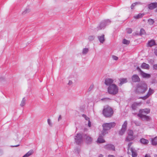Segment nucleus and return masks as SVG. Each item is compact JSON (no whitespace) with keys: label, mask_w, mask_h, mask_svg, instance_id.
<instances>
[{"label":"nucleus","mask_w":157,"mask_h":157,"mask_svg":"<svg viewBox=\"0 0 157 157\" xmlns=\"http://www.w3.org/2000/svg\"><path fill=\"white\" fill-rule=\"evenodd\" d=\"M147 85L144 82H141L136 85L135 91L137 94H143L147 90Z\"/></svg>","instance_id":"obj_1"},{"label":"nucleus","mask_w":157,"mask_h":157,"mask_svg":"<svg viewBox=\"0 0 157 157\" xmlns=\"http://www.w3.org/2000/svg\"><path fill=\"white\" fill-rule=\"evenodd\" d=\"M113 113V109L108 106H104L102 110V114L105 117H111Z\"/></svg>","instance_id":"obj_2"},{"label":"nucleus","mask_w":157,"mask_h":157,"mask_svg":"<svg viewBox=\"0 0 157 157\" xmlns=\"http://www.w3.org/2000/svg\"><path fill=\"white\" fill-rule=\"evenodd\" d=\"M108 92L109 94L115 95L118 92V87L115 84H112L108 87Z\"/></svg>","instance_id":"obj_3"},{"label":"nucleus","mask_w":157,"mask_h":157,"mask_svg":"<svg viewBox=\"0 0 157 157\" xmlns=\"http://www.w3.org/2000/svg\"><path fill=\"white\" fill-rule=\"evenodd\" d=\"M116 124V123L114 122L104 124L102 125L103 130L104 131L109 130L111 128H114Z\"/></svg>","instance_id":"obj_4"},{"label":"nucleus","mask_w":157,"mask_h":157,"mask_svg":"<svg viewBox=\"0 0 157 157\" xmlns=\"http://www.w3.org/2000/svg\"><path fill=\"white\" fill-rule=\"evenodd\" d=\"M75 140L77 144H80L82 141V134H77L75 137Z\"/></svg>","instance_id":"obj_5"},{"label":"nucleus","mask_w":157,"mask_h":157,"mask_svg":"<svg viewBox=\"0 0 157 157\" xmlns=\"http://www.w3.org/2000/svg\"><path fill=\"white\" fill-rule=\"evenodd\" d=\"M127 126V122L126 121H125L124 122V124L122 125L121 129L119 131V134L120 135L122 136L124 134L125 131L126 130Z\"/></svg>","instance_id":"obj_6"},{"label":"nucleus","mask_w":157,"mask_h":157,"mask_svg":"<svg viewBox=\"0 0 157 157\" xmlns=\"http://www.w3.org/2000/svg\"><path fill=\"white\" fill-rule=\"evenodd\" d=\"M137 116L140 117L142 121H149L150 119V117L145 115L142 114H137Z\"/></svg>","instance_id":"obj_7"},{"label":"nucleus","mask_w":157,"mask_h":157,"mask_svg":"<svg viewBox=\"0 0 157 157\" xmlns=\"http://www.w3.org/2000/svg\"><path fill=\"white\" fill-rule=\"evenodd\" d=\"M150 112V109H140L139 110V113L138 114H142L145 115L149 113Z\"/></svg>","instance_id":"obj_8"},{"label":"nucleus","mask_w":157,"mask_h":157,"mask_svg":"<svg viewBox=\"0 0 157 157\" xmlns=\"http://www.w3.org/2000/svg\"><path fill=\"white\" fill-rule=\"evenodd\" d=\"M154 90L151 89L150 88L149 89V91L147 94L141 98L142 99L144 100H145L150 95L153 94L154 92Z\"/></svg>","instance_id":"obj_9"},{"label":"nucleus","mask_w":157,"mask_h":157,"mask_svg":"<svg viewBox=\"0 0 157 157\" xmlns=\"http://www.w3.org/2000/svg\"><path fill=\"white\" fill-rule=\"evenodd\" d=\"M114 80L111 78H106L105 79V83L106 86H109L111 85L113 82Z\"/></svg>","instance_id":"obj_10"},{"label":"nucleus","mask_w":157,"mask_h":157,"mask_svg":"<svg viewBox=\"0 0 157 157\" xmlns=\"http://www.w3.org/2000/svg\"><path fill=\"white\" fill-rule=\"evenodd\" d=\"M104 148L107 150L115 151V147L114 145L112 144H108L104 146Z\"/></svg>","instance_id":"obj_11"},{"label":"nucleus","mask_w":157,"mask_h":157,"mask_svg":"<svg viewBox=\"0 0 157 157\" xmlns=\"http://www.w3.org/2000/svg\"><path fill=\"white\" fill-rule=\"evenodd\" d=\"M132 79L133 82H138L140 81V78L137 75H132Z\"/></svg>","instance_id":"obj_12"},{"label":"nucleus","mask_w":157,"mask_h":157,"mask_svg":"<svg viewBox=\"0 0 157 157\" xmlns=\"http://www.w3.org/2000/svg\"><path fill=\"white\" fill-rule=\"evenodd\" d=\"M130 152L132 153V157H136L137 155V154L136 150L132 147H131L130 149Z\"/></svg>","instance_id":"obj_13"},{"label":"nucleus","mask_w":157,"mask_h":157,"mask_svg":"<svg viewBox=\"0 0 157 157\" xmlns=\"http://www.w3.org/2000/svg\"><path fill=\"white\" fill-rule=\"evenodd\" d=\"M85 138L86 142L87 144H91L92 142V138L89 136H86V135L84 136Z\"/></svg>","instance_id":"obj_14"},{"label":"nucleus","mask_w":157,"mask_h":157,"mask_svg":"<svg viewBox=\"0 0 157 157\" xmlns=\"http://www.w3.org/2000/svg\"><path fill=\"white\" fill-rule=\"evenodd\" d=\"M141 103H137L136 102L133 103L131 106L133 110H136L138 106H139L141 105Z\"/></svg>","instance_id":"obj_15"},{"label":"nucleus","mask_w":157,"mask_h":157,"mask_svg":"<svg viewBox=\"0 0 157 157\" xmlns=\"http://www.w3.org/2000/svg\"><path fill=\"white\" fill-rule=\"evenodd\" d=\"M157 7V2L152 3L149 5L148 8L150 10H152Z\"/></svg>","instance_id":"obj_16"},{"label":"nucleus","mask_w":157,"mask_h":157,"mask_svg":"<svg viewBox=\"0 0 157 157\" xmlns=\"http://www.w3.org/2000/svg\"><path fill=\"white\" fill-rule=\"evenodd\" d=\"M104 36L105 35L103 34H102L101 36H98V39L100 43H101L103 44L105 42V39Z\"/></svg>","instance_id":"obj_17"},{"label":"nucleus","mask_w":157,"mask_h":157,"mask_svg":"<svg viewBox=\"0 0 157 157\" xmlns=\"http://www.w3.org/2000/svg\"><path fill=\"white\" fill-rule=\"evenodd\" d=\"M106 26V25L104 23L103 21L98 26L97 29L98 30L101 29H104Z\"/></svg>","instance_id":"obj_18"},{"label":"nucleus","mask_w":157,"mask_h":157,"mask_svg":"<svg viewBox=\"0 0 157 157\" xmlns=\"http://www.w3.org/2000/svg\"><path fill=\"white\" fill-rule=\"evenodd\" d=\"M140 142L142 144L144 145H147L149 143V141L144 138L141 139L140 140Z\"/></svg>","instance_id":"obj_19"},{"label":"nucleus","mask_w":157,"mask_h":157,"mask_svg":"<svg viewBox=\"0 0 157 157\" xmlns=\"http://www.w3.org/2000/svg\"><path fill=\"white\" fill-rule=\"evenodd\" d=\"M98 143H101L105 142V140L103 139L102 136L101 135H100L97 140Z\"/></svg>","instance_id":"obj_20"},{"label":"nucleus","mask_w":157,"mask_h":157,"mask_svg":"<svg viewBox=\"0 0 157 157\" xmlns=\"http://www.w3.org/2000/svg\"><path fill=\"white\" fill-rule=\"evenodd\" d=\"M141 74L144 78H148L151 77V75L150 74L145 73L143 71H141Z\"/></svg>","instance_id":"obj_21"},{"label":"nucleus","mask_w":157,"mask_h":157,"mask_svg":"<svg viewBox=\"0 0 157 157\" xmlns=\"http://www.w3.org/2000/svg\"><path fill=\"white\" fill-rule=\"evenodd\" d=\"M141 67L143 69H148L149 68V65L145 63H143L141 65Z\"/></svg>","instance_id":"obj_22"},{"label":"nucleus","mask_w":157,"mask_h":157,"mask_svg":"<svg viewBox=\"0 0 157 157\" xmlns=\"http://www.w3.org/2000/svg\"><path fill=\"white\" fill-rule=\"evenodd\" d=\"M151 144L153 145H156L157 144V137H155L153 139H152Z\"/></svg>","instance_id":"obj_23"},{"label":"nucleus","mask_w":157,"mask_h":157,"mask_svg":"<svg viewBox=\"0 0 157 157\" xmlns=\"http://www.w3.org/2000/svg\"><path fill=\"white\" fill-rule=\"evenodd\" d=\"M134 139L133 136H128L127 137L125 140L127 141H130L133 140Z\"/></svg>","instance_id":"obj_24"},{"label":"nucleus","mask_w":157,"mask_h":157,"mask_svg":"<svg viewBox=\"0 0 157 157\" xmlns=\"http://www.w3.org/2000/svg\"><path fill=\"white\" fill-rule=\"evenodd\" d=\"M120 83L119 84L120 86H121L123 84L127 82V79L126 78H123L120 79Z\"/></svg>","instance_id":"obj_25"},{"label":"nucleus","mask_w":157,"mask_h":157,"mask_svg":"<svg viewBox=\"0 0 157 157\" xmlns=\"http://www.w3.org/2000/svg\"><path fill=\"white\" fill-rule=\"evenodd\" d=\"M33 153V150H30L25 155H24L22 157H28L31 155Z\"/></svg>","instance_id":"obj_26"},{"label":"nucleus","mask_w":157,"mask_h":157,"mask_svg":"<svg viewBox=\"0 0 157 157\" xmlns=\"http://www.w3.org/2000/svg\"><path fill=\"white\" fill-rule=\"evenodd\" d=\"M155 44V41L153 40H151L150 41H149L148 43V46L149 47H151Z\"/></svg>","instance_id":"obj_27"},{"label":"nucleus","mask_w":157,"mask_h":157,"mask_svg":"<svg viewBox=\"0 0 157 157\" xmlns=\"http://www.w3.org/2000/svg\"><path fill=\"white\" fill-rule=\"evenodd\" d=\"M30 10L29 9H26L25 10L23 11L22 13V15H25L26 14L29 13L30 12Z\"/></svg>","instance_id":"obj_28"},{"label":"nucleus","mask_w":157,"mask_h":157,"mask_svg":"<svg viewBox=\"0 0 157 157\" xmlns=\"http://www.w3.org/2000/svg\"><path fill=\"white\" fill-rule=\"evenodd\" d=\"M144 15V14L139 13L138 15L134 16V17L136 19H139L142 17Z\"/></svg>","instance_id":"obj_29"},{"label":"nucleus","mask_w":157,"mask_h":157,"mask_svg":"<svg viewBox=\"0 0 157 157\" xmlns=\"http://www.w3.org/2000/svg\"><path fill=\"white\" fill-rule=\"evenodd\" d=\"M25 101L26 99H25V98H23L20 104L21 106V107L24 106L25 104Z\"/></svg>","instance_id":"obj_30"},{"label":"nucleus","mask_w":157,"mask_h":157,"mask_svg":"<svg viewBox=\"0 0 157 157\" xmlns=\"http://www.w3.org/2000/svg\"><path fill=\"white\" fill-rule=\"evenodd\" d=\"M139 4H141V3L140 2H136L132 4L131 6V9H133L134 7L135 6H136V5Z\"/></svg>","instance_id":"obj_31"},{"label":"nucleus","mask_w":157,"mask_h":157,"mask_svg":"<svg viewBox=\"0 0 157 157\" xmlns=\"http://www.w3.org/2000/svg\"><path fill=\"white\" fill-rule=\"evenodd\" d=\"M95 38L94 36L90 35L88 37V39L90 41H92Z\"/></svg>","instance_id":"obj_32"},{"label":"nucleus","mask_w":157,"mask_h":157,"mask_svg":"<svg viewBox=\"0 0 157 157\" xmlns=\"http://www.w3.org/2000/svg\"><path fill=\"white\" fill-rule=\"evenodd\" d=\"M89 49L88 48H84L82 50V53L83 54L85 55L88 52Z\"/></svg>","instance_id":"obj_33"},{"label":"nucleus","mask_w":157,"mask_h":157,"mask_svg":"<svg viewBox=\"0 0 157 157\" xmlns=\"http://www.w3.org/2000/svg\"><path fill=\"white\" fill-rule=\"evenodd\" d=\"M128 136H133V132L132 130H128Z\"/></svg>","instance_id":"obj_34"},{"label":"nucleus","mask_w":157,"mask_h":157,"mask_svg":"<svg viewBox=\"0 0 157 157\" xmlns=\"http://www.w3.org/2000/svg\"><path fill=\"white\" fill-rule=\"evenodd\" d=\"M104 23L106 25V26L109 24L111 22V21L109 19H107L103 21Z\"/></svg>","instance_id":"obj_35"},{"label":"nucleus","mask_w":157,"mask_h":157,"mask_svg":"<svg viewBox=\"0 0 157 157\" xmlns=\"http://www.w3.org/2000/svg\"><path fill=\"white\" fill-rule=\"evenodd\" d=\"M132 143L130 142V143H129L128 144V151L127 153L128 154H130V152H129V150H130V148H131V147H131V145H132Z\"/></svg>","instance_id":"obj_36"},{"label":"nucleus","mask_w":157,"mask_h":157,"mask_svg":"<svg viewBox=\"0 0 157 157\" xmlns=\"http://www.w3.org/2000/svg\"><path fill=\"white\" fill-rule=\"evenodd\" d=\"M122 43L124 44H129L130 42L125 39H124L123 40Z\"/></svg>","instance_id":"obj_37"},{"label":"nucleus","mask_w":157,"mask_h":157,"mask_svg":"<svg viewBox=\"0 0 157 157\" xmlns=\"http://www.w3.org/2000/svg\"><path fill=\"white\" fill-rule=\"evenodd\" d=\"M148 21L149 24L150 25H153L154 22V20L151 19H148Z\"/></svg>","instance_id":"obj_38"},{"label":"nucleus","mask_w":157,"mask_h":157,"mask_svg":"<svg viewBox=\"0 0 157 157\" xmlns=\"http://www.w3.org/2000/svg\"><path fill=\"white\" fill-rule=\"evenodd\" d=\"M82 116L86 120L88 121H89V120H90L89 118L86 115L82 114Z\"/></svg>","instance_id":"obj_39"},{"label":"nucleus","mask_w":157,"mask_h":157,"mask_svg":"<svg viewBox=\"0 0 157 157\" xmlns=\"http://www.w3.org/2000/svg\"><path fill=\"white\" fill-rule=\"evenodd\" d=\"M145 33V31L144 29H141L140 30V35L144 34Z\"/></svg>","instance_id":"obj_40"},{"label":"nucleus","mask_w":157,"mask_h":157,"mask_svg":"<svg viewBox=\"0 0 157 157\" xmlns=\"http://www.w3.org/2000/svg\"><path fill=\"white\" fill-rule=\"evenodd\" d=\"M47 121L48 125L52 127V123L51 122V120L49 119H48L47 120Z\"/></svg>","instance_id":"obj_41"},{"label":"nucleus","mask_w":157,"mask_h":157,"mask_svg":"<svg viewBox=\"0 0 157 157\" xmlns=\"http://www.w3.org/2000/svg\"><path fill=\"white\" fill-rule=\"evenodd\" d=\"M127 32L128 33H131L132 32V30L130 28H128L126 29Z\"/></svg>","instance_id":"obj_42"},{"label":"nucleus","mask_w":157,"mask_h":157,"mask_svg":"<svg viewBox=\"0 0 157 157\" xmlns=\"http://www.w3.org/2000/svg\"><path fill=\"white\" fill-rule=\"evenodd\" d=\"M94 87V85L93 84L91 85L88 89V91H90L91 90L93 89Z\"/></svg>","instance_id":"obj_43"},{"label":"nucleus","mask_w":157,"mask_h":157,"mask_svg":"<svg viewBox=\"0 0 157 157\" xmlns=\"http://www.w3.org/2000/svg\"><path fill=\"white\" fill-rule=\"evenodd\" d=\"M134 123L136 126H139L140 125V123L138 121H135L134 122Z\"/></svg>","instance_id":"obj_44"},{"label":"nucleus","mask_w":157,"mask_h":157,"mask_svg":"<svg viewBox=\"0 0 157 157\" xmlns=\"http://www.w3.org/2000/svg\"><path fill=\"white\" fill-rule=\"evenodd\" d=\"M112 57L113 59H114V60H117L118 59V57L117 56H116L114 55H113L112 56Z\"/></svg>","instance_id":"obj_45"},{"label":"nucleus","mask_w":157,"mask_h":157,"mask_svg":"<svg viewBox=\"0 0 157 157\" xmlns=\"http://www.w3.org/2000/svg\"><path fill=\"white\" fill-rule=\"evenodd\" d=\"M153 67L154 69L157 70V64L154 65Z\"/></svg>","instance_id":"obj_46"},{"label":"nucleus","mask_w":157,"mask_h":157,"mask_svg":"<svg viewBox=\"0 0 157 157\" xmlns=\"http://www.w3.org/2000/svg\"><path fill=\"white\" fill-rule=\"evenodd\" d=\"M72 82L71 80H69V81L68 83V85H69V86H71V85H72Z\"/></svg>","instance_id":"obj_47"},{"label":"nucleus","mask_w":157,"mask_h":157,"mask_svg":"<svg viewBox=\"0 0 157 157\" xmlns=\"http://www.w3.org/2000/svg\"><path fill=\"white\" fill-rule=\"evenodd\" d=\"M88 126L89 127H90L91 126V123L90 121V120H89L88 121Z\"/></svg>","instance_id":"obj_48"},{"label":"nucleus","mask_w":157,"mask_h":157,"mask_svg":"<svg viewBox=\"0 0 157 157\" xmlns=\"http://www.w3.org/2000/svg\"><path fill=\"white\" fill-rule=\"evenodd\" d=\"M80 151V150L78 148H77L75 150V152H76V151L78 153Z\"/></svg>","instance_id":"obj_49"},{"label":"nucleus","mask_w":157,"mask_h":157,"mask_svg":"<svg viewBox=\"0 0 157 157\" xmlns=\"http://www.w3.org/2000/svg\"><path fill=\"white\" fill-rule=\"evenodd\" d=\"M20 145V144H18L16 145H11L10 146L11 147H16L19 146Z\"/></svg>","instance_id":"obj_50"},{"label":"nucleus","mask_w":157,"mask_h":157,"mask_svg":"<svg viewBox=\"0 0 157 157\" xmlns=\"http://www.w3.org/2000/svg\"><path fill=\"white\" fill-rule=\"evenodd\" d=\"M109 99H110L109 98H105L102 99L101 100H109Z\"/></svg>","instance_id":"obj_51"},{"label":"nucleus","mask_w":157,"mask_h":157,"mask_svg":"<svg viewBox=\"0 0 157 157\" xmlns=\"http://www.w3.org/2000/svg\"><path fill=\"white\" fill-rule=\"evenodd\" d=\"M61 119H62L61 116V115H60L59 116V117L58 119V121H60V120H61Z\"/></svg>","instance_id":"obj_52"},{"label":"nucleus","mask_w":157,"mask_h":157,"mask_svg":"<svg viewBox=\"0 0 157 157\" xmlns=\"http://www.w3.org/2000/svg\"><path fill=\"white\" fill-rule=\"evenodd\" d=\"M137 69L141 73V71H142L141 70V69L139 67H137Z\"/></svg>","instance_id":"obj_53"},{"label":"nucleus","mask_w":157,"mask_h":157,"mask_svg":"<svg viewBox=\"0 0 157 157\" xmlns=\"http://www.w3.org/2000/svg\"><path fill=\"white\" fill-rule=\"evenodd\" d=\"M145 157H151L150 155L148 154H146Z\"/></svg>","instance_id":"obj_54"},{"label":"nucleus","mask_w":157,"mask_h":157,"mask_svg":"<svg viewBox=\"0 0 157 157\" xmlns=\"http://www.w3.org/2000/svg\"><path fill=\"white\" fill-rule=\"evenodd\" d=\"M108 157H115L114 155H108Z\"/></svg>","instance_id":"obj_55"},{"label":"nucleus","mask_w":157,"mask_h":157,"mask_svg":"<svg viewBox=\"0 0 157 157\" xmlns=\"http://www.w3.org/2000/svg\"><path fill=\"white\" fill-rule=\"evenodd\" d=\"M154 53L155 54V55L157 56V49H156L155 51V52H154Z\"/></svg>","instance_id":"obj_56"},{"label":"nucleus","mask_w":157,"mask_h":157,"mask_svg":"<svg viewBox=\"0 0 157 157\" xmlns=\"http://www.w3.org/2000/svg\"><path fill=\"white\" fill-rule=\"evenodd\" d=\"M103 157V155H102V154H100L99 155L98 157Z\"/></svg>","instance_id":"obj_57"},{"label":"nucleus","mask_w":157,"mask_h":157,"mask_svg":"<svg viewBox=\"0 0 157 157\" xmlns=\"http://www.w3.org/2000/svg\"><path fill=\"white\" fill-rule=\"evenodd\" d=\"M105 134L104 133V131H103V132H102V134L103 136H104V135H105Z\"/></svg>","instance_id":"obj_58"},{"label":"nucleus","mask_w":157,"mask_h":157,"mask_svg":"<svg viewBox=\"0 0 157 157\" xmlns=\"http://www.w3.org/2000/svg\"><path fill=\"white\" fill-rule=\"evenodd\" d=\"M155 157H157V155H155Z\"/></svg>","instance_id":"obj_59"},{"label":"nucleus","mask_w":157,"mask_h":157,"mask_svg":"<svg viewBox=\"0 0 157 157\" xmlns=\"http://www.w3.org/2000/svg\"><path fill=\"white\" fill-rule=\"evenodd\" d=\"M155 12H157V8L155 10Z\"/></svg>","instance_id":"obj_60"},{"label":"nucleus","mask_w":157,"mask_h":157,"mask_svg":"<svg viewBox=\"0 0 157 157\" xmlns=\"http://www.w3.org/2000/svg\"><path fill=\"white\" fill-rule=\"evenodd\" d=\"M156 76L157 77V73L156 74Z\"/></svg>","instance_id":"obj_61"},{"label":"nucleus","mask_w":157,"mask_h":157,"mask_svg":"<svg viewBox=\"0 0 157 157\" xmlns=\"http://www.w3.org/2000/svg\"><path fill=\"white\" fill-rule=\"evenodd\" d=\"M133 113L134 114H136V113Z\"/></svg>","instance_id":"obj_62"},{"label":"nucleus","mask_w":157,"mask_h":157,"mask_svg":"<svg viewBox=\"0 0 157 157\" xmlns=\"http://www.w3.org/2000/svg\"><path fill=\"white\" fill-rule=\"evenodd\" d=\"M53 95V94H51V95Z\"/></svg>","instance_id":"obj_63"},{"label":"nucleus","mask_w":157,"mask_h":157,"mask_svg":"<svg viewBox=\"0 0 157 157\" xmlns=\"http://www.w3.org/2000/svg\"><path fill=\"white\" fill-rule=\"evenodd\" d=\"M53 95V94H51V95Z\"/></svg>","instance_id":"obj_64"}]
</instances>
